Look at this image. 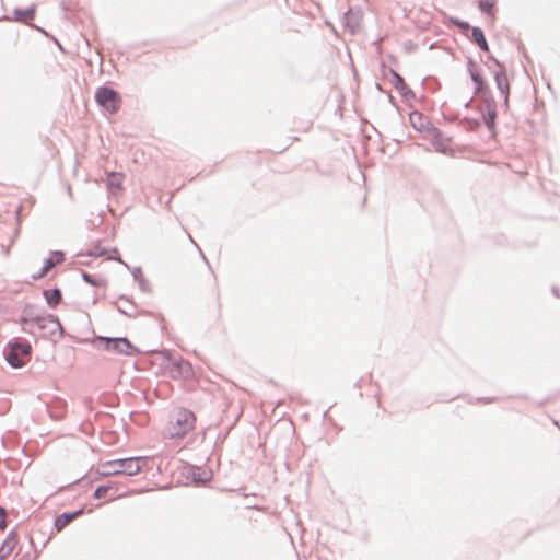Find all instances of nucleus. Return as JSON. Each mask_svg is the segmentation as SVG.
<instances>
[{
    "label": "nucleus",
    "mask_w": 560,
    "mask_h": 560,
    "mask_svg": "<svg viewBox=\"0 0 560 560\" xmlns=\"http://www.w3.org/2000/svg\"><path fill=\"white\" fill-rule=\"evenodd\" d=\"M196 417L188 409L179 408L173 411L170 417V424L166 429V435L170 439L184 438L195 428Z\"/></svg>",
    "instance_id": "1"
},
{
    "label": "nucleus",
    "mask_w": 560,
    "mask_h": 560,
    "mask_svg": "<svg viewBox=\"0 0 560 560\" xmlns=\"http://www.w3.org/2000/svg\"><path fill=\"white\" fill-rule=\"evenodd\" d=\"M93 345L98 349L113 350L126 355L138 353L137 348L127 338L96 337L93 340Z\"/></svg>",
    "instance_id": "5"
},
{
    "label": "nucleus",
    "mask_w": 560,
    "mask_h": 560,
    "mask_svg": "<svg viewBox=\"0 0 560 560\" xmlns=\"http://www.w3.org/2000/svg\"><path fill=\"white\" fill-rule=\"evenodd\" d=\"M127 302V306L122 307V306H117V311L121 314H125L129 317H135L136 316V306L130 303L127 299L125 300Z\"/></svg>",
    "instance_id": "20"
},
{
    "label": "nucleus",
    "mask_w": 560,
    "mask_h": 560,
    "mask_svg": "<svg viewBox=\"0 0 560 560\" xmlns=\"http://www.w3.org/2000/svg\"><path fill=\"white\" fill-rule=\"evenodd\" d=\"M392 83L400 93H402V94L406 93L407 85H406L404 79L396 72H393Z\"/></svg>",
    "instance_id": "18"
},
{
    "label": "nucleus",
    "mask_w": 560,
    "mask_h": 560,
    "mask_svg": "<svg viewBox=\"0 0 560 560\" xmlns=\"http://www.w3.org/2000/svg\"><path fill=\"white\" fill-rule=\"evenodd\" d=\"M22 323L32 328L36 327L46 338H52L56 334L59 336L63 335V328L58 317L51 314L34 315L33 313H27L22 318Z\"/></svg>",
    "instance_id": "2"
},
{
    "label": "nucleus",
    "mask_w": 560,
    "mask_h": 560,
    "mask_svg": "<svg viewBox=\"0 0 560 560\" xmlns=\"http://www.w3.org/2000/svg\"><path fill=\"white\" fill-rule=\"evenodd\" d=\"M456 24L463 30L469 28V24L467 22H456Z\"/></svg>",
    "instance_id": "26"
},
{
    "label": "nucleus",
    "mask_w": 560,
    "mask_h": 560,
    "mask_svg": "<svg viewBox=\"0 0 560 560\" xmlns=\"http://www.w3.org/2000/svg\"><path fill=\"white\" fill-rule=\"evenodd\" d=\"M0 560H3V559L0 558Z\"/></svg>",
    "instance_id": "27"
},
{
    "label": "nucleus",
    "mask_w": 560,
    "mask_h": 560,
    "mask_svg": "<svg viewBox=\"0 0 560 560\" xmlns=\"http://www.w3.org/2000/svg\"><path fill=\"white\" fill-rule=\"evenodd\" d=\"M122 174L121 173H110L107 177V187L108 189L114 194L117 190L121 189V182H122Z\"/></svg>",
    "instance_id": "12"
},
{
    "label": "nucleus",
    "mask_w": 560,
    "mask_h": 560,
    "mask_svg": "<svg viewBox=\"0 0 560 560\" xmlns=\"http://www.w3.org/2000/svg\"><path fill=\"white\" fill-rule=\"evenodd\" d=\"M5 517L7 511L3 508H0V529H3L5 526Z\"/></svg>",
    "instance_id": "23"
},
{
    "label": "nucleus",
    "mask_w": 560,
    "mask_h": 560,
    "mask_svg": "<svg viewBox=\"0 0 560 560\" xmlns=\"http://www.w3.org/2000/svg\"><path fill=\"white\" fill-rule=\"evenodd\" d=\"M497 0H480L479 8L482 12L492 15Z\"/></svg>",
    "instance_id": "19"
},
{
    "label": "nucleus",
    "mask_w": 560,
    "mask_h": 560,
    "mask_svg": "<svg viewBox=\"0 0 560 560\" xmlns=\"http://www.w3.org/2000/svg\"><path fill=\"white\" fill-rule=\"evenodd\" d=\"M18 544V534L15 532H10L0 547V558H7L15 548Z\"/></svg>",
    "instance_id": "7"
},
{
    "label": "nucleus",
    "mask_w": 560,
    "mask_h": 560,
    "mask_svg": "<svg viewBox=\"0 0 560 560\" xmlns=\"http://www.w3.org/2000/svg\"><path fill=\"white\" fill-rule=\"evenodd\" d=\"M108 489H109V487H106V486L97 487L94 491V497L97 499L104 498L105 494L107 493Z\"/></svg>",
    "instance_id": "22"
},
{
    "label": "nucleus",
    "mask_w": 560,
    "mask_h": 560,
    "mask_svg": "<svg viewBox=\"0 0 560 560\" xmlns=\"http://www.w3.org/2000/svg\"><path fill=\"white\" fill-rule=\"evenodd\" d=\"M468 70L472 81L476 83V91H481L483 88V78L476 63L469 62Z\"/></svg>",
    "instance_id": "11"
},
{
    "label": "nucleus",
    "mask_w": 560,
    "mask_h": 560,
    "mask_svg": "<svg viewBox=\"0 0 560 560\" xmlns=\"http://www.w3.org/2000/svg\"><path fill=\"white\" fill-rule=\"evenodd\" d=\"M50 270V268L46 267V264H44L42 270L38 272V275L36 276H33L34 279H40L43 278L48 271Z\"/></svg>",
    "instance_id": "24"
},
{
    "label": "nucleus",
    "mask_w": 560,
    "mask_h": 560,
    "mask_svg": "<svg viewBox=\"0 0 560 560\" xmlns=\"http://www.w3.org/2000/svg\"><path fill=\"white\" fill-rule=\"evenodd\" d=\"M495 82L498 88L505 94L509 92V81L505 73L500 72L495 74Z\"/></svg>",
    "instance_id": "17"
},
{
    "label": "nucleus",
    "mask_w": 560,
    "mask_h": 560,
    "mask_svg": "<svg viewBox=\"0 0 560 560\" xmlns=\"http://www.w3.org/2000/svg\"><path fill=\"white\" fill-rule=\"evenodd\" d=\"M14 15L16 21L20 22H28L34 19L35 16V9L34 7L27 8V9H15Z\"/></svg>",
    "instance_id": "14"
},
{
    "label": "nucleus",
    "mask_w": 560,
    "mask_h": 560,
    "mask_svg": "<svg viewBox=\"0 0 560 560\" xmlns=\"http://www.w3.org/2000/svg\"><path fill=\"white\" fill-rule=\"evenodd\" d=\"M471 38L483 51H489V46L485 34L479 27L472 28Z\"/></svg>",
    "instance_id": "13"
},
{
    "label": "nucleus",
    "mask_w": 560,
    "mask_h": 560,
    "mask_svg": "<svg viewBox=\"0 0 560 560\" xmlns=\"http://www.w3.org/2000/svg\"><path fill=\"white\" fill-rule=\"evenodd\" d=\"M104 253H105V250H97V249H95V250H93V252H90V253H89V255H90V256H101V255H103Z\"/></svg>",
    "instance_id": "25"
},
{
    "label": "nucleus",
    "mask_w": 560,
    "mask_h": 560,
    "mask_svg": "<svg viewBox=\"0 0 560 560\" xmlns=\"http://www.w3.org/2000/svg\"><path fill=\"white\" fill-rule=\"evenodd\" d=\"M141 459L138 457L109 460L103 465V475H128L133 476L141 470Z\"/></svg>",
    "instance_id": "3"
},
{
    "label": "nucleus",
    "mask_w": 560,
    "mask_h": 560,
    "mask_svg": "<svg viewBox=\"0 0 560 560\" xmlns=\"http://www.w3.org/2000/svg\"><path fill=\"white\" fill-rule=\"evenodd\" d=\"M43 294L46 299L47 304L52 308H55L61 302L62 299L61 291L57 288L52 290H45Z\"/></svg>",
    "instance_id": "10"
},
{
    "label": "nucleus",
    "mask_w": 560,
    "mask_h": 560,
    "mask_svg": "<svg viewBox=\"0 0 560 560\" xmlns=\"http://www.w3.org/2000/svg\"><path fill=\"white\" fill-rule=\"evenodd\" d=\"M210 478V475L207 471H203L202 474H196L192 471V480L195 482H206Z\"/></svg>",
    "instance_id": "21"
},
{
    "label": "nucleus",
    "mask_w": 560,
    "mask_h": 560,
    "mask_svg": "<svg viewBox=\"0 0 560 560\" xmlns=\"http://www.w3.org/2000/svg\"><path fill=\"white\" fill-rule=\"evenodd\" d=\"M32 347L27 341L10 342L4 351L5 360L12 368H22L30 360Z\"/></svg>",
    "instance_id": "4"
},
{
    "label": "nucleus",
    "mask_w": 560,
    "mask_h": 560,
    "mask_svg": "<svg viewBox=\"0 0 560 560\" xmlns=\"http://www.w3.org/2000/svg\"><path fill=\"white\" fill-rule=\"evenodd\" d=\"M83 514V510H78L73 513H62L55 520V527L57 532L62 530L68 524H70L79 515Z\"/></svg>",
    "instance_id": "8"
},
{
    "label": "nucleus",
    "mask_w": 560,
    "mask_h": 560,
    "mask_svg": "<svg viewBox=\"0 0 560 560\" xmlns=\"http://www.w3.org/2000/svg\"><path fill=\"white\" fill-rule=\"evenodd\" d=\"M409 120H410L411 126L416 130L423 131L429 128L430 122H429L428 118L419 112L415 110V112L410 113Z\"/></svg>",
    "instance_id": "9"
},
{
    "label": "nucleus",
    "mask_w": 560,
    "mask_h": 560,
    "mask_svg": "<svg viewBox=\"0 0 560 560\" xmlns=\"http://www.w3.org/2000/svg\"><path fill=\"white\" fill-rule=\"evenodd\" d=\"M65 259V254L62 252L56 250L52 252L50 257L45 260L46 267L52 269L56 265L61 264Z\"/></svg>",
    "instance_id": "15"
},
{
    "label": "nucleus",
    "mask_w": 560,
    "mask_h": 560,
    "mask_svg": "<svg viewBox=\"0 0 560 560\" xmlns=\"http://www.w3.org/2000/svg\"><path fill=\"white\" fill-rule=\"evenodd\" d=\"M96 103L110 114L119 110L121 97L115 90L108 86H100L95 92Z\"/></svg>",
    "instance_id": "6"
},
{
    "label": "nucleus",
    "mask_w": 560,
    "mask_h": 560,
    "mask_svg": "<svg viewBox=\"0 0 560 560\" xmlns=\"http://www.w3.org/2000/svg\"><path fill=\"white\" fill-rule=\"evenodd\" d=\"M82 279L93 285V287H103L106 284V281L102 278H95L94 276L88 273L86 271H81Z\"/></svg>",
    "instance_id": "16"
}]
</instances>
